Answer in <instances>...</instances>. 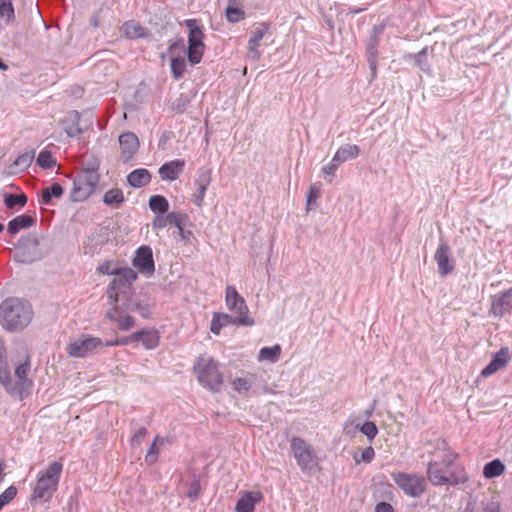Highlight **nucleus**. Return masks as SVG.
Instances as JSON below:
<instances>
[{
	"label": "nucleus",
	"mask_w": 512,
	"mask_h": 512,
	"mask_svg": "<svg viewBox=\"0 0 512 512\" xmlns=\"http://www.w3.org/2000/svg\"><path fill=\"white\" fill-rule=\"evenodd\" d=\"M0 383L10 393H16V387L12 386V379L9 370L5 365H0Z\"/></svg>",
	"instance_id": "ea45409f"
},
{
	"label": "nucleus",
	"mask_w": 512,
	"mask_h": 512,
	"mask_svg": "<svg viewBox=\"0 0 512 512\" xmlns=\"http://www.w3.org/2000/svg\"><path fill=\"white\" fill-rule=\"evenodd\" d=\"M130 341H132V335L130 337H122L117 338L112 341L104 342V347L107 346H118V345H127Z\"/></svg>",
	"instance_id": "13d9d810"
},
{
	"label": "nucleus",
	"mask_w": 512,
	"mask_h": 512,
	"mask_svg": "<svg viewBox=\"0 0 512 512\" xmlns=\"http://www.w3.org/2000/svg\"><path fill=\"white\" fill-rule=\"evenodd\" d=\"M113 305V309L107 313V317L117 323L119 329L121 330H129L134 324V318L129 315L131 312L127 309V304L125 302L119 303H110Z\"/></svg>",
	"instance_id": "9b49d317"
},
{
	"label": "nucleus",
	"mask_w": 512,
	"mask_h": 512,
	"mask_svg": "<svg viewBox=\"0 0 512 512\" xmlns=\"http://www.w3.org/2000/svg\"><path fill=\"white\" fill-rule=\"evenodd\" d=\"M320 194H307L306 207L307 211H311L317 208L318 198Z\"/></svg>",
	"instance_id": "6e6d98bb"
},
{
	"label": "nucleus",
	"mask_w": 512,
	"mask_h": 512,
	"mask_svg": "<svg viewBox=\"0 0 512 512\" xmlns=\"http://www.w3.org/2000/svg\"><path fill=\"white\" fill-rule=\"evenodd\" d=\"M375 512H394V509L389 503L380 502L376 505Z\"/></svg>",
	"instance_id": "052dcab7"
},
{
	"label": "nucleus",
	"mask_w": 512,
	"mask_h": 512,
	"mask_svg": "<svg viewBox=\"0 0 512 512\" xmlns=\"http://www.w3.org/2000/svg\"><path fill=\"white\" fill-rule=\"evenodd\" d=\"M62 470V463L54 461L45 472L39 474L31 495V503L51 500L53 494L57 491Z\"/></svg>",
	"instance_id": "7ed1b4c3"
},
{
	"label": "nucleus",
	"mask_w": 512,
	"mask_h": 512,
	"mask_svg": "<svg viewBox=\"0 0 512 512\" xmlns=\"http://www.w3.org/2000/svg\"><path fill=\"white\" fill-rule=\"evenodd\" d=\"M121 159L130 161L139 149V139L133 132H125L119 136Z\"/></svg>",
	"instance_id": "4468645a"
},
{
	"label": "nucleus",
	"mask_w": 512,
	"mask_h": 512,
	"mask_svg": "<svg viewBox=\"0 0 512 512\" xmlns=\"http://www.w3.org/2000/svg\"><path fill=\"white\" fill-rule=\"evenodd\" d=\"M280 354L281 346L279 344H276L272 347H263L259 351L258 360L276 363L279 360Z\"/></svg>",
	"instance_id": "c85d7f7f"
},
{
	"label": "nucleus",
	"mask_w": 512,
	"mask_h": 512,
	"mask_svg": "<svg viewBox=\"0 0 512 512\" xmlns=\"http://www.w3.org/2000/svg\"><path fill=\"white\" fill-rule=\"evenodd\" d=\"M190 103V99L187 95L181 94L172 103V109L178 113H183Z\"/></svg>",
	"instance_id": "37998d69"
},
{
	"label": "nucleus",
	"mask_w": 512,
	"mask_h": 512,
	"mask_svg": "<svg viewBox=\"0 0 512 512\" xmlns=\"http://www.w3.org/2000/svg\"><path fill=\"white\" fill-rule=\"evenodd\" d=\"M265 32L266 31L264 29L259 28L253 31L252 36L249 39V44L258 45V43L263 39Z\"/></svg>",
	"instance_id": "4d7b16f0"
},
{
	"label": "nucleus",
	"mask_w": 512,
	"mask_h": 512,
	"mask_svg": "<svg viewBox=\"0 0 512 512\" xmlns=\"http://www.w3.org/2000/svg\"><path fill=\"white\" fill-rule=\"evenodd\" d=\"M149 207L153 212L163 214L168 211L169 203L165 197L156 194L149 199Z\"/></svg>",
	"instance_id": "2f4dec72"
},
{
	"label": "nucleus",
	"mask_w": 512,
	"mask_h": 512,
	"mask_svg": "<svg viewBox=\"0 0 512 512\" xmlns=\"http://www.w3.org/2000/svg\"><path fill=\"white\" fill-rule=\"evenodd\" d=\"M98 271L102 274L112 275L115 277V275L121 271V268L115 267L110 262H105L98 267Z\"/></svg>",
	"instance_id": "603ef678"
},
{
	"label": "nucleus",
	"mask_w": 512,
	"mask_h": 512,
	"mask_svg": "<svg viewBox=\"0 0 512 512\" xmlns=\"http://www.w3.org/2000/svg\"><path fill=\"white\" fill-rule=\"evenodd\" d=\"M122 31L131 39L144 38L147 36L146 29L133 20L125 22L122 26Z\"/></svg>",
	"instance_id": "bb28decb"
},
{
	"label": "nucleus",
	"mask_w": 512,
	"mask_h": 512,
	"mask_svg": "<svg viewBox=\"0 0 512 512\" xmlns=\"http://www.w3.org/2000/svg\"><path fill=\"white\" fill-rule=\"evenodd\" d=\"M184 25L188 30V44H204V34L198 20L186 19Z\"/></svg>",
	"instance_id": "5701e85b"
},
{
	"label": "nucleus",
	"mask_w": 512,
	"mask_h": 512,
	"mask_svg": "<svg viewBox=\"0 0 512 512\" xmlns=\"http://www.w3.org/2000/svg\"><path fill=\"white\" fill-rule=\"evenodd\" d=\"M181 219H183V213L180 212L158 214L152 221V229L161 230L169 226L178 225Z\"/></svg>",
	"instance_id": "a211bd4d"
},
{
	"label": "nucleus",
	"mask_w": 512,
	"mask_h": 512,
	"mask_svg": "<svg viewBox=\"0 0 512 512\" xmlns=\"http://www.w3.org/2000/svg\"><path fill=\"white\" fill-rule=\"evenodd\" d=\"M374 456H375V451H374L373 447L369 446L362 451L359 458L357 455H355L354 460L356 463H360L361 461L365 462V463H370L373 460Z\"/></svg>",
	"instance_id": "09e8293b"
},
{
	"label": "nucleus",
	"mask_w": 512,
	"mask_h": 512,
	"mask_svg": "<svg viewBox=\"0 0 512 512\" xmlns=\"http://www.w3.org/2000/svg\"><path fill=\"white\" fill-rule=\"evenodd\" d=\"M232 387L238 393H247L251 388V383L246 378H235L232 381Z\"/></svg>",
	"instance_id": "49530a36"
},
{
	"label": "nucleus",
	"mask_w": 512,
	"mask_h": 512,
	"mask_svg": "<svg viewBox=\"0 0 512 512\" xmlns=\"http://www.w3.org/2000/svg\"><path fill=\"white\" fill-rule=\"evenodd\" d=\"M63 194H41L38 199L40 205H56Z\"/></svg>",
	"instance_id": "3c124183"
},
{
	"label": "nucleus",
	"mask_w": 512,
	"mask_h": 512,
	"mask_svg": "<svg viewBox=\"0 0 512 512\" xmlns=\"http://www.w3.org/2000/svg\"><path fill=\"white\" fill-rule=\"evenodd\" d=\"M4 203L8 209L23 207L27 203L26 194H5Z\"/></svg>",
	"instance_id": "f704fd0d"
},
{
	"label": "nucleus",
	"mask_w": 512,
	"mask_h": 512,
	"mask_svg": "<svg viewBox=\"0 0 512 512\" xmlns=\"http://www.w3.org/2000/svg\"><path fill=\"white\" fill-rule=\"evenodd\" d=\"M33 311L30 304L19 298L5 299L0 305V323L7 331L24 329L32 320Z\"/></svg>",
	"instance_id": "f03ea898"
},
{
	"label": "nucleus",
	"mask_w": 512,
	"mask_h": 512,
	"mask_svg": "<svg viewBox=\"0 0 512 512\" xmlns=\"http://www.w3.org/2000/svg\"><path fill=\"white\" fill-rule=\"evenodd\" d=\"M123 201V194H104L103 202L107 205H118Z\"/></svg>",
	"instance_id": "5fc2aeb1"
},
{
	"label": "nucleus",
	"mask_w": 512,
	"mask_h": 512,
	"mask_svg": "<svg viewBox=\"0 0 512 512\" xmlns=\"http://www.w3.org/2000/svg\"><path fill=\"white\" fill-rule=\"evenodd\" d=\"M36 162L40 167L44 169L52 168L55 165L54 157L52 156L51 152L47 150H43L39 153Z\"/></svg>",
	"instance_id": "79ce46f5"
},
{
	"label": "nucleus",
	"mask_w": 512,
	"mask_h": 512,
	"mask_svg": "<svg viewBox=\"0 0 512 512\" xmlns=\"http://www.w3.org/2000/svg\"><path fill=\"white\" fill-rule=\"evenodd\" d=\"M127 181L132 187L141 188L151 181V175L147 169L139 168L128 174Z\"/></svg>",
	"instance_id": "393cba45"
},
{
	"label": "nucleus",
	"mask_w": 512,
	"mask_h": 512,
	"mask_svg": "<svg viewBox=\"0 0 512 512\" xmlns=\"http://www.w3.org/2000/svg\"><path fill=\"white\" fill-rule=\"evenodd\" d=\"M127 309L130 311H137L143 318H148L151 313V307L148 303H143L140 300L132 298L126 299Z\"/></svg>",
	"instance_id": "7c9ffc66"
},
{
	"label": "nucleus",
	"mask_w": 512,
	"mask_h": 512,
	"mask_svg": "<svg viewBox=\"0 0 512 512\" xmlns=\"http://www.w3.org/2000/svg\"><path fill=\"white\" fill-rule=\"evenodd\" d=\"M30 370V361L27 356L26 361L20 365H18L15 369V375L18 378V382L16 383V393H19L22 397V390L26 387H30L32 382L27 379V374Z\"/></svg>",
	"instance_id": "4be33fe9"
},
{
	"label": "nucleus",
	"mask_w": 512,
	"mask_h": 512,
	"mask_svg": "<svg viewBox=\"0 0 512 512\" xmlns=\"http://www.w3.org/2000/svg\"><path fill=\"white\" fill-rule=\"evenodd\" d=\"M35 219L30 215H19L8 223V232L11 235L17 234L21 229L28 228L33 225Z\"/></svg>",
	"instance_id": "a878e982"
},
{
	"label": "nucleus",
	"mask_w": 512,
	"mask_h": 512,
	"mask_svg": "<svg viewBox=\"0 0 512 512\" xmlns=\"http://www.w3.org/2000/svg\"><path fill=\"white\" fill-rule=\"evenodd\" d=\"M34 159V152H25L19 155L12 164L7 167V174L15 175L25 171Z\"/></svg>",
	"instance_id": "412c9836"
},
{
	"label": "nucleus",
	"mask_w": 512,
	"mask_h": 512,
	"mask_svg": "<svg viewBox=\"0 0 512 512\" xmlns=\"http://www.w3.org/2000/svg\"><path fill=\"white\" fill-rule=\"evenodd\" d=\"M132 341L141 342L146 349H155L159 345V334L156 330H140L132 334Z\"/></svg>",
	"instance_id": "aec40b11"
},
{
	"label": "nucleus",
	"mask_w": 512,
	"mask_h": 512,
	"mask_svg": "<svg viewBox=\"0 0 512 512\" xmlns=\"http://www.w3.org/2000/svg\"><path fill=\"white\" fill-rule=\"evenodd\" d=\"M0 18L5 19L6 24L14 21L15 11L12 2L0 1Z\"/></svg>",
	"instance_id": "58836bf2"
},
{
	"label": "nucleus",
	"mask_w": 512,
	"mask_h": 512,
	"mask_svg": "<svg viewBox=\"0 0 512 512\" xmlns=\"http://www.w3.org/2000/svg\"><path fill=\"white\" fill-rule=\"evenodd\" d=\"M201 491V484H200V481L198 479H194L191 483H190V486H189V489L187 491V496L192 499V500H195L199 493Z\"/></svg>",
	"instance_id": "864d4df0"
},
{
	"label": "nucleus",
	"mask_w": 512,
	"mask_h": 512,
	"mask_svg": "<svg viewBox=\"0 0 512 512\" xmlns=\"http://www.w3.org/2000/svg\"><path fill=\"white\" fill-rule=\"evenodd\" d=\"M510 359L509 348L502 347L493 357L491 362H493L499 369L506 366Z\"/></svg>",
	"instance_id": "a19ab883"
},
{
	"label": "nucleus",
	"mask_w": 512,
	"mask_h": 512,
	"mask_svg": "<svg viewBox=\"0 0 512 512\" xmlns=\"http://www.w3.org/2000/svg\"><path fill=\"white\" fill-rule=\"evenodd\" d=\"M505 471V465L499 459H494L485 464L483 475L487 479H492L502 475Z\"/></svg>",
	"instance_id": "cd10ccee"
},
{
	"label": "nucleus",
	"mask_w": 512,
	"mask_h": 512,
	"mask_svg": "<svg viewBox=\"0 0 512 512\" xmlns=\"http://www.w3.org/2000/svg\"><path fill=\"white\" fill-rule=\"evenodd\" d=\"M16 495L17 489L14 486H10L4 492H2V494L0 495V511L3 509L5 505L12 501Z\"/></svg>",
	"instance_id": "c03bdc74"
},
{
	"label": "nucleus",
	"mask_w": 512,
	"mask_h": 512,
	"mask_svg": "<svg viewBox=\"0 0 512 512\" xmlns=\"http://www.w3.org/2000/svg\"><path fill=\"white\" fill-rule=\"evenodd\" d=\"M170 67L173 77L178 80L182 78L186 70V61L182 56L172 57L170 60Z\"/></svg>",
	"instance_id": "473e14b6"
},
{
	"label": "nucleus",
	"mask_w": 512,
	"mask_h": 512,
	"mask_svg": "<svg viewBox=\"0 0 512 512\" xmlns=\"http://www.w3.org/2000/svg\"><path fill=\"white\" fill-rule=\"evenodd\" d=\"M500 370L493 362H490L481 372L483 377H489Z\"/></svg>",
	"instance_id": "bf43d9fd"
},
{
	"label": "nucleus",
	"mask_w": 512,
	"mask_h": 512,
	"mask_svg": "<svg viewBox=\"0 0 512 512\" xmlns=\"http://www.w3.org/2000/svg\"><path fill=\"white\" fill-rule=\"evenodd\" d=\"M203 195H204V194H197V195L195 196V199H194L193 201H194V203H195L196 205L201 206V203H202V201H203Z\"/></svg>",
	"instance_id": "774afa93"
},
{
	"label": "nucleus",
	"mask_w": 512,
	"mask_h": 512,
	"mask_svg": "<svg viewBox=\"0 0 512 512\" xmlns=\"http://www.w3.org/2000/svg\"><path fill=\"white\" fill-rule=\"evenodd\" d=\"M40 192H63L62 186L54 182L50 186L43 188Z\"/></svg>",
	"instance_id": "e2e57ef3"
},
{
	"label": "nucleus",
	"mask_w": 512,
	"mask_h": 512,
	"mask_svg": "<svg viewBox=\"0 0 512 512\" xmlns=\"http://www.w3.org/2000/svg\"><path fill=\"white\" fill-rule=\"evenodd\" d=\"M137 279V273L130 267L121 268V271L110 282L107 295L110 303L125 302L131 294L132 284Z\"/></svg>",
	"instance_id": "39448f33"
},
{
	"label": "nucleus",
	"mask_w": 512,
	"mask_h": 512,
	"mask_svg": "<svg viewBox=\"0 0 512 512\" xmlns=\"http://www.w3.org/2000/svg\"><path fill=\"white\" fill-rule=\"evenodd\" d=\"M185 161L183 159H175L164 163L159 168V175L162 180L174 181L183 172Z\"/></svg>",
	"instance_id": "f3484780"
},
{
	"label": "nucleus",
	"mask_w": 512,
	"mask_h": 512,
	"mask_svg": "<svg viewBox=\"0 0 512 512\" xmlns=\"http://www.w3.org/2000/svg\"><path fill=\"white\" fill-rule=\"evenodd\" d=\"M395 484L408 496L417 498L426 491V480L420 474L397 472L392 474Z\"/></svg>",
	"instance_id": "0eeeda50"
},
{
	"label": "nucleus",
	"mask_w": 512,
	"mask_h": 512,
	"mask_svg": "<svg viewBox=\"0 0 512 512\" xmlns=\"http://www.w3.org/2000/svg\"><path fill=\"white\" fill-rule=\"evenodd\" d=\"M225 302L227 308L236 316H249V310L246 302L234 286H227L225 291Z\"/></svg>",
	"instance_id": "f8f14e48"
},
{
	"label": "nucleus",
	"mask_w": 512,
	"mask_h": 512,
	"mask_svg": "<svg viewBox=\"0 0 512 512\" xmlns=\"http://www.w3.org/2000/svg\"><path fill=\"white\" fill-rule=\"evenodd\" d=\"M103 347L104 342L100 338L83 334L76 340L67 344L66 352L71 357L83 358Z\"/></svg>",
	"instance_id": "6e6552de"
},
{
	"label": "nucleus",
	"mask_w": 512,
	"mask_h": 512,
	"mask_svg": "<svg viewBox=\"0 0 512 512\" xmlns=\"http://www.w3.org/2000/svg\"><path fill=\"white\" fill-rule=\"evenodd\" d=\"M257 47L258 45L248 43V56L253 60H257L260 57V52Z\"/></svg>",
	"instance_id": "680f3d73"
},
{
	"label": "nucleus",
	"mask_w": 512,
	"mask_h": 512,
	"mask_svg": "<svg viewBox=\"0 0 512 512\" xmlns=\"http://www.w3.org/2000/svg\"><path fill=\"white\" fill-rule=\"evenodd\" d=\"M163 444H164V439L160 438L159 436H156V438L154 439L153 443L151 444V446L148 449L146 456H145V461L148 464H153L156 462L158 453H159V449L157 446L163 445Z\"/></svg>",
	"instance_id": "4c0bfd02"
},
{
	"label": "nucleus",
	"mask_w": 512,
	"mask_h": 512,
	"mask_svg": "<svg viewBox=\"0 0 512 512\" xmlns=\"http://www.w3.org/2000/svg\"><path fill=\"white\" fill-rule=\"evenodd\" d=\"M263 499L260 491H248L240 497L236 504L237 512H253L255 504Z\"/></svg>",
	"instance_id": "6ab92c4d"
},
{
	"label": "nucleus",
	"mask_w": 512,
	"mask_h": 512,
	"mask_svg": "<svg viewBox=\"0 0 512 512\" xmlns=\"http://www.w3.org/2000/svg\"><path fill=\"white\" fill-rule=\"evenodd\" d=\"M360 431L369 439V440H373L377 433H378V429H377V426L375 425L374 422H371V421H367L365 422L361 427H360Z\"/></svg>",
	"instance_id": "a18cd8bd"
},
{
	"label": "nucleus",
	"mask_w": 512,
	"mask_h": 512,
	"mask_svg": "<svg viewBox=\"0 0 512 512\" xmlns=\"http://www.w3.org/2000/svg\"><path fill=\"white\" fill-rule=\"evenodd\" d=\"M211 169L208 167H201L197 171L195 184L198 192H206L211 182Z\"/></svg>",
	"instance_id": "c756f323"
},
{
	"label": "nucleus",
	"mask_w": 512,
	"mask_h": 512,
	"mask_svg": "<svg viewBox=\"0 0 512 512\" xmlns=\"http://www.w3.org/2000/svg\"><path fill=\"white\" fill-rule=\"evenodd\" d=\"M428 55V47H424L418 53L414 54L412 57L414 59V64L421 69L423 72L430 71V65L427 60Z\"/></svg>",
	"instance_id": "e433bc0d"
},
{
	"label": "nucleus",
	"mask_w": 512,
	"mask_h": 512,
	"mask_svg": "<svg viewBox=\"0 0 512 512\" xmlns=\"http://www.w3.org/2000/svg\"><path fill=\"white\" fill-rule=\"evenodd\" d=\"M291 451L303 473H310L317 466L315 450L302 438L292 437Z\"/></svg>",
	"instance_id": "423d86ee"
},
{
	"label": "nucleus",
	"mask_w": 512,
	"mask_h": 512,
	"mask_svg": "<svg viewBox=\"0 0 512 512\" xmlns=\"http://www.w3.org/2000/svg\"><path fill=\"white\" fill-rule=\"evenodd\" d=\"M133 265L140 272L152 275L155 271L152 249L149 246H140L133 258Z\"/></svg>",
	"instance_id": "ddd939ff"
},
{
	"label": "nucleus",
	"mask_w": 512,
	"mask_h": 512,
	"mask_svg": "<svg viewBox=\"0 0 512 512\" xmlns=\"http://www.w3.org/2000/svg\"><path fill=\"white\" fill-rule=\"evenodd\" d=\"M88 194H70L69 199L72 202H83L87 199Z\"/></svg>",
	"instance_id": "338daca9"
},
{
	"label": "nucleus",
	"mask_w": 512,
	"mask_h": 512,
	"mask_svg": "<svg viewBox=\"0 0 512 512\" xmlns=\"http://www.w3.org/2000/svg\"><path fill=\"white\" fill-rule=\"evenodd\" d=\"M187 219H188L187 215L183 214V219H181V222L178 225H174L178 229L179 234L183 239L186 238L184 225H185V222L187 221Z\"/></svg>",
	"instance_id": "69168bd1"
},
{
	"label": "nucleus",
	"mask_w": 512,
	"mask_h": 512,
	"mask_svg": "<svg viewBox=\"0 0 512 512\" xmlns=\"http://www.w3.org/2000/svg\"><path fill=\"white\" fill-rule=\"evenodd\" d=\"M484 511L485 512H500V504L498 502L491 501L486 505Z\"/></svg>",
	"instance_id": "0e129e2a"
},
{
	"label": "nucleus",
	"mask_w": 512,
	"mask_h": 512,
	"mask_svg": "<svg viewBox=\"0 0 512 512\" xmlns=\"http://www.w3.org/2000/svg\"><path fill=\"white\" fill-rule=\"evenodd\" d=\"M512 309V287L507 291L493 296L491 313L494 316L502 317Z\"/></svg>",
	"instance_id": "dca6fc26"
},
{
	"label": "nucleus",
	"mask_w": 512,
	"mask_h": 512,
	"mask_svg": "<svg viewBox=\"0 0 512 512\" xmlns=\"http://www.w3.org/2000/svg\"><path fill=\"white\" fill-rule=\"evenodd\" d=\"M360 153V148L357 145L344 144L340 146L334 154V161L340 164L356 159Z\"/></svg>",
	"instance_id": "b1692460"
},
{
	"label": "nucleus",
	"mask_w": 512,
	"mask_h": 512,
	"mask_svg": "<svg viewBox=\"0 0 512 512\" xmlns=\"http://www.w3.org/2000/svg\"><path fill=\"white\" fill-rule=\"evenodd\" d=\"M147 435V429L145 427L139 428L131 437L130 444L132 447L140 446L144 438Z\"/></svg>",
	"instance_id": "8fccbe9b"
},
{
	"label": "nucleus",
	"mask_w": 512,
	"mask_h": 512,
	"mask_svg": "<svg viewBox=\"0 0 512 512\" xmlns=\"http://www.w3.org/2000/svg\"><path fill=\"white\" fill-rule=\"evenodd\" d=\"M194 371L199 383L213 393L221 390L223 385V374L220 371L219 363L212 357L201 355L194 364Z\"/></svg>",
	"instance_id": "20e7f679"
},
{
	"label": "nucleus",
	"mask_w": 512,
	"mask_h": 512,
	"mask_svg": "<svg viewBox=\"0 0 512 512\" xmlns=\"http://www.w3.org/2000/svg\"><path fill=\"white\" fill-rule=\"evenodd\" d=\"M339 165L340 163L335 162L333 157L332 160L322 168L324 178L331 181Z\"/></svg>",
	"instance_id": "de8ad7c7"
},
{
	"label": "nucleus",
	"mask_w": 512,
	"mask_h": 512,
	"mask_svg": "<svg viewBox=\"0 0 512 512\" xmlns=\"http://www.w3.org/2000/svg\"><path fill=\"white\" fill-rule=\"evenodd\" d=\"M204 44H188V60L192 64H198L202 60Z\"/></svg>",
	"instance_id": "c9c22d12"
},
{
	"label": "nucleus",
	"mask_w": 512,
	"mask_h": 512,
	"mask_svg": "<svg viewBox=\"0 0 512 512\" xmlns=\"http://www.w3.org/2000/svg\"><path fill=\"white\" fill-rule=\"evenodd\" d=\"M234 4L235 1L230 0L229 5L226 8V18L231 23L240 22L245 18V12L241 8L235 6Z\"/></svg>",
	"instance_id": "72a5a7b5"
},
{
	"label": "nucleus",
	"mask_w": 512,
	"mask_h": 512,
	"mask_svg": "<svg viewBox=\"0 0 512 512\" xmlns=\"http://www.w3.org/2000/svg\"><path fill=\"white\" fill-rule=\"evenodd\" d=\"M451 248L446 242H441L437 248L434 259L437 263L438 272L442 276H446L451 273L454 269V265L451 262Z\"/></svg>",
	"instance_id": "2eb2a0df"
},
{
	"label": "nucleus",
	"mask_w": 512,
	"mask_h": 512,
	"mask_svg": "<svg viewBox=\"0 0 512 512\" xmlns=\"http://www.w3.org/2000/svg\"><path fill=\"white\" fill-rule=\"evenodd\" d=\"M433 458L427 463L426 476L433 486H456L467 480L463 469L457 468L455 462L458 454L444 439H437L434 443Z\"/></svg>",
	"instance_id": "f257e3e1"
},
{
	"label": "nucleus",
	"mask_w": 512,
	"mask_h": 512,
	"mask_svg": "<svg viewBox=\"0 0 512 512\" xmlns=\"http://www.w3.org/2000/svg\"><path fill=\"white\" fill-rule=\"evenodd\" d=\"M255 321L250 316H236L225 313H214L211 320L210 330L218 335L223 327L229 325L253 326Z\"/></svg>",
	"instance_id": "1a4fd4ad"
},
{
	"label": "nucleus",
	"mask_w": 512,
	"mask_h": 512,
	"mask_svg": "<svg viewBox=\"0 0 512 512\" xmlns=\"http://www.w3.org/2000/svg\"><path fill=\"white\" fill-rule=\"evenodd\" d=\"M99 174L93 169L81 170L73 180V192H94Z\"/></svg>",
	"instance_id": "9d476101"
}]
</instances>
